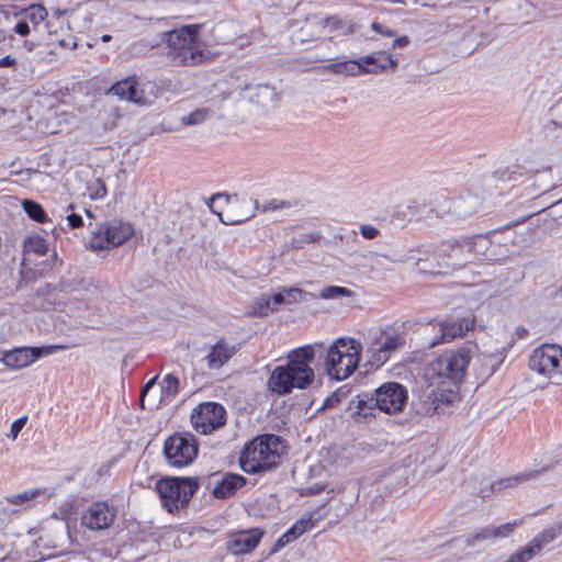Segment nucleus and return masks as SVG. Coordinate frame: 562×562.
<instances>
[{
    "instance_id": "nucleus-1",
    "label": "nucleus",
    "mask_w": 562,
    "mask_h": 562,
    "mask_svg": "<svg viewBox=\"0 0 562 562\" xmlns=\"http://www.w3.org/2000/svg\"><path fill=\"white\" fill-rule=\"evenodd\" d=\"M476 351L474 345H464L446 351L425 368L424 378L428 384L425 409L437 414L458 400V385L463 382L469 364Z\"/></svg>"
},
{
    "instance_id": "nucleus-2",
    "label": "nucleus",
    "mask_w": 562,
    "mask_h": 562,
    "mask_svg": "<svg viewBox=\"0 0 562 562\" xmlns=\"http://www.w3.org/2000/svg\"><path fill=\"white\" fill-rule=\"evenodd\" d=\"M315 359V351L312 345H306L291 350L286 356V364L276 367L268 380L269 389L284 395L294 389L304 390L315 379L312 362Z\"/></svg>"
},
{
    "instance_id": "nucleus-3",
    "label": "nucleus",
    "mask_w": 562,
    "mask_h": 562,
    "mask_svg": "<svg viewBox=\"0 0 562 562\" xmlns=\"http://www.w3.org/2000/svg\"><path fill=\"white\" fill-rule=\"evenodd\" d=\"M200 24H189L164 33L167 56L178 66H193L206 57V45L200 37Z\"/></svg>"
},
{
    "instance_id": "nucleus-4",
    "label": "nucleus",
    "mask_w": 562,
    "mask_h": 562,
    "mask_svg": "<svg viewBox=\"0 0 562 562\" xmlns=\"http://www.w3.org/2000/svg\"><path fill=\"white\" fill-rule=\"evenodd\" d=\"M488 239L483 235L449 239L440 243L437 247L427 245L418 247L417 252H434L435 258L441 259L445 265L453 268H461L473 262L488 248Z\"/></svg>"
},
{
    "instance_id": "nucleus-5",
    "label": "nucleus",
    "mask_w": 562,
    "mask_h": 562,
    "mask_svg": "<svg viewBox=\"0 0 562 562\" xmlns=\"http://www.w3.org/2000/svg\"><path fill=\"white\" fill-rule=\"evenodd\" d=\"M284 441L276 435H261L248 442L239 458L246 473H258L272 469L285 452Z\"/></svg>"
},
{
    "instance_id": "nucleus-6",
    "label": "nucleus",
    "mask_w": 562,
    "mask_h": 562,
    "mask_svg": "<svg viewBox=\"0 0 562 562\" xmlns=\"http://www.w3.org/2000/svg\"><path fill=\"white\" fill-rule=\"evenodd\" d=\"M361 345L353 338H338L327 350L325 369L337 381L349 378L358 368Z\"/></svg>"
},
{
    "instance_id": "nucleus-7",
    "label": "nucleus",
    "mask_w": 562,
    "mask_h": 562,
    "mask_svg": "<svg viewBox=\"0 0 562 562\" xmlns=\"http://www.w3.org/2000/svg\"><path fill=\"white\" fill-rule=\"evenodd\" d=\"M199 488V482L192 477H165L156 483L162 506L175 513L183 508Z\"/></svg>"
},
{
    "instance_id": "nucleus-8",
    "label": "nucleus",
    "mask_w": 562,
    "mask_h": 562,
    "mask_svg": "<svg viewBox=\"0 0 562 562\" xmlns=\"http://www.w3.org/2000/svg\"><path fill=\"white\" fill-rule=\"evenodd\" d=\"M405 342V334L393 326L371 330L367 347L371 363L378 367L384 364Z\"/></svg>"
},
{
    "instance_id": "nucleus-9",
    "label": "nucleus",
    "mask_w": 562,
    "mask_h": 562,
    "mask_svg": "<svg viewBox=\"0 0 562 562\" xmlns=\"http://www.w3.org/2000/svg\"><path fill=\"white\" fill-rule=\"evenodd\" d=\"M198 443L192 434H173L164 445V454L167 463L173 468H184L193 462L198 456Z\"/></svg>"
},
{
    "instance_id": "nucleus-10",
    "label": "nucleus",
    "mask_w": 562,
    "mask_h": 562,
    "mask_svg": "<svg viewBox=\"0 0 562 562\" xmlns=\"http://www.w3.org/2000/svg\"><path fill=\"white\" fill-rule=\"evenodd\" d=\"M133 234L134 229L131 224L112 220L92 232L89 246L93 250L114 248L124 244Z\"/></svg>"
},
{
    "instance_id": "nucleus-11",
    "label": "nucleus",
    "mask_w": 562,
    "mask_h": 562,
    "mask_svg": "<svg viewBox=\"0 0 562 562\" xmlns=\"http://www.w3.org/2000/svg\"><path fill=\"white\" fill-rule=\"evenodd\" d=\"M109 92L117 95L121 100L138 105L151 104L157 98L155 83L139 81L135 76L117 81L110 88Z\"/></svg>"
},
{
    "instance_id": "nucleus-12",
    "label": "nucleus",
    "mask_w": 562,
    "mask_h": 562,
    "mask_svg": "<svg viewBox=\"0 0 562 562\" xmlns=\"http://www.w3.org/2000/svg\"><path fill=\"white\" fill-rule=\"evenodd\" d=\"M530 370L540 375L551 378L562 373V347L544 344L536 348L529 357Z\"/></svg>"
},
{
    "instance_id": "nucleus-13",
    "label": "nucleus",
    "mask_w": 562,
    "mask_h": 562,
    "mask_svg": "<svg viewBox=\"0 0 562 562\" xmlns=\"http://www.w3.org/2000/svg\"><path fill=\"white\" fill-rule=\"evenodd\" d=\"M224 200L227 204V209L224 214L217 213L221 221L226 225H236L246 222L255 215V210L258 207L257 200L251 199H238L237 196L229 198L226 194H215L211 198L210 207L213 209L215 201Z\"/></svg>"
},
{
    "instance_id": "nucleus-14",
    "label": "nucleus",
    "mask_w": 562,
    "mask_h": 562,
    "mask_svg": "<svg viewBox=\"0 0 562 562\" xmlns=\"http://www.w3.org/2000/svg\"><path fill=\"white\" fill-rule=\"evenodd\" d=\"M191 422L198 432L209 435L225 425L226 411L214 402L202 403L193 409Z\"/></svg>"
},
{
    "instance_id": "nucleus-15",
    "label": "nucleus",
    "mask_w": 562,
    "mask_h": 562,
    "mask_svg": "<svg viewBox=\"0 0 562 562\" xmlns=\"http://www.w3.org/2000/svg\"><path fill=\"white\" fill-rule=\"evenodd\" d=\"M372 398L380 411L386 414H394L403 411L408 394L404 385L397 382H386L374 391Z\"/></svg>"
},
{
    "instance_id": "nucleus-16",
    "label": "nucleus",
    "mask_w": 562,
    "mask_h": 562,
    "mask_svg": "<svg viewBox=\"0 0 562 562\" xmlns=\"http://www.w3.org/2000/svg\"><path fill=\"white\" fill-rule=\"evenodd\" d=\"M64 349L63 346L52 345L44 347H21L2 353L3 363L11 369H22L31 366L42 357L53 355Z\"/></svg>"
},
{
    "instance_id": "nucleus-17",
    "label": "nucleus",
    "mask_w": 562,
    "mask_h": 562,
    "mask_svg": "<svg viewBox=\"0 0 562 562\" xmlns=\"http://www.w3.org/2000/svg\"><path fill=\"white\" fill-rule=\"evenodd\" d=\"M116 510L106 502H93L83 512L81 525L89 530L100 531L108 529L114 521Z\"/></svg>"
},
{
    "instance_id": "nucleus-18",
    "label": "nucleus",
    "mask_w": 562,
    "mask_h": 562,
    "mask_svg": "<svg viewBox=\"0 0 562 562\" xmlns=\"http://www.w3.org/2000/svg\"><path fill=\"white\" fill-rule=\"evenodd\" d=\"M558 537L555 528H546L533 537L526 546L517 549L506 562H529L535 555L539 554L542 549L551 543Z\"/></svg>"
},
{
    "instance_id": "nucleus-19",
    "label": "nucleus",
    "mask_w": 562,
    "mask_h": 562,
    "mask_svg": "<svg viewBox=\"0 0 562 562\" xmlns=\"http://www.w3.org/2000/svg\"><path fill=\"white\" fill-rule=\"evenodd\" d=\"M263 531L259 528H251L233 532L226 540V549L235 555L246 554L259 544Z\"/></svg>"
},
{
    "instance_id": "nucleus-20",
    "label": "nucleus",
    "mask_w": 562,
    "mask_h": 562,
    "mask_svg": "<svg viewBox=\"0 0 562 562\" xmlns=\"http://www.w3.org/2000/svg\"><path fill=\"white\" fill-rule=\"evenodd\" d=\"M474 326V318L465 316L453 321H446L439 323L440 337L434 340L430 346L435 347L442 342H448L457 337L463 336Z\"/></svg>"
},
{
    "instance_id": "nucleus-21",
    "label": "nucleus",
    "mask_w": 562,
    "mask_h": 562,
    "mask_svg": "<svg viewBox=\"0 0 562 562\" xmlns=\"http://www.w3.org/2000/svg\"><path fill=\"white\" fill-rule=\"evenodd\" d=\"M357 61L360 68V75L380 74L397 65V60L386 52H375L358 58Z\"/></svg>"
},
{
    "instance_id": "nucleus-22",
    "label": "nucleus",
    "mask_w": 562,
    "mask_h": 562,
    "mask_svg": "<svg viewBox=\"0 0 562 562\" xmlns=\"http://www.w3.org/2000/svg\"><path fill=\"white\" fill-rule=\"evenodd\" d=\"M244 98L265 108L274 106L279 101L278 92L268 85L246 87Z\"/></svg>"
},
{
    "instance_id": "nucleus-23",
    "label": "nucleus",
    "mask_w": 562,
    "mask_h": 562,
    "mask_svg": "<svg viewBox=\"0 0 562 562\" xmlns=\"http://www.w3.org/2000/svg\"><path fill=\"white\" fill-rule=\"evenodd\" d=\"M313 521L312 517H303L299 520H296L274 543L272 549L270 550V553H276L286 544L293 542L295 539L301 537L303 533H305L307 530L312 529Z\"/></svg>"
},
{
    "instance_id": "nucleus-24",
    "label": "nucleus",
    "mask_w": 562,
    "mask_h": 562,
    "mask_svg": "<svg viewBox=\"0 0 562 562\" xmlns=\"http://www.w3.org/2000/svg\"><path fill=\"white\" fill-rule=\"evenodd\" d=\"M236 352V348L227 344L224 339L213 345L206 355L207 367L210 369L222 368Z\"/></svg>"
},
{
    "instance_id": "nucleus-25",
    "label": "nucleus",
    "mask_w": 562,
    "mask_h": 562,
    "mask_svg": "<svg viewBox=\"0 0 562 562\" xmlns=\"http://www.w3.org/2000/svg\"><path fill=\"white\" fill-rule=\"evenodd\" d=\"M246 480L239 474L228 473L225 474L221 481L217 482L213 490V495L216 498H226L233 495L238 488L244 486Z\"/></svg>"
},
{
    "instance_id": "nucleus-26",
    "label": "nucleus",
    "mask_w": 562,
    "mask_h": 562,
    "mask_svg": "<svg viewBox=\"0 0 562 562\" xmlns=\"http://www.w3.org/2000/svg\"><path fill=\"white\" fill-rule=\"evenodd\" d=\"M449 207L445 210L446 213H450L459 218L467 217L473 214L477 207V200L475 196H458L449 203Z\"/></svg>"
},
{
    "instance_id": "nucleus-27",
    "label": "nucleus",
    "mask_w": 562,
    "mask_h": 562,
    "mask_svg": "<svg viewBox=\"0 0 562 562\" xmlns=\"http://www.w3.org/2000/svg\"><path fill=\"white\" fill-rule=\"evenodd\" d=\"M22 19L31 23L33 27H37L43 21L46 20L48 13L42 4H31L22 13Z\"/></svg>"
},
{
    "instance_id": "nucleus-28",
    "label": "nucleus",
    "mask_w": 562,
    "mask_h": 562,
    "mask_svg": "<svg viewBox=\"0 0 562 562\" xmlns=\"http://www.w3.org/2000/svg\"><path fill=\"white\" fill-rule=\"evenodd\" d=\"M325 69L329 72L347 75V76H360V68L356 60H346L331 63L325 67Z\"/></svg>"
},
{
    "instance_id": "nucleus-29",
    "label": "nucleus",
    "mask_w": 562,
    "mask_h": 562,
    "mask_svg": "<svg viewBox=\"0 0 562 562\" xmlns=\"http://www.w3.org/2000/svg\"><path fill=\"white\" fill-rule=\"evenodd\" d=\"M537 474V472H524V473H520V474H517V475H514V476H509V477H506V479H502L499 481H496L492 484V488L493 490H502V488H507V487H512V486H515V485H518L522 482H526L528 480H531L532 477H535Z\"/></svg>"
},
{
    "instance_id": "nucleus-30",
    "label": "nucleus",
    "mask_w": 562,
    "mask_h": 562,
    "mask_svg": "<svg viewBox=\"0 0 562 562\" xmlns=\"http://www.w3.org/2000/svg\"><path fill=\"white\" fill-rule=\"evenodd\" d=\"M355 293L345 286L329 285L325 286L319 292V297L323 300H335L338 297H352Z\"/></svg>"
},
{
    "instance_id": "nucleus-31",
    "label": "nucleus",
    "mask_w": 562,
    "mask_h": 562,
    "mask_svg": "<svg viewBox=\"0 0 562 562\" xmlns=\"http://www.w3.org/2000/svg\"><path fill=\"white\" fill-rule=\"evenodd\" d=\"M24 251L26 254L44 255L47 251L46 240L38 235L30 236L24 241Z\"/></svg>"
},
{
    "instance_id": "nucleus-32",
    "label": "nucleus",
    "mask_w": 562,
    "mask_h": 562,
    "mask_svg": "<svg viewBox=\"0 0 562 562\" xmlns=\"http://www.w3.org/2000/svg\"><path fill=\"white\" fill-rule=\"evenodd\" d=\"M271 312H273V306L270 296L261 295L254 302L248 314L251 316H267Z\"/></svg>"
},
{
    "instance_id": "nucleus-33",
    "label": "nucleus",
    "mask_w": 562,
    "mask_h": 562,
    "mask_svg": "<svg viewBox=\"0 0 562 562\" xmlns=\"http://www.w3.org/2000/svg\"><path fill=\"white\" fill-rule=\"evenodd\" d=\"M179 391V380L172 374H167L161 382V397L164 400L173 398Z\"/></svg>"
},
{
    "instance_id": "nucleus-34",
    "label": "nucleus",
    "mask_w": 562,
    "mask_h": 562,
    "mask_svg": "<svg viewBox=\"0 0 562 562\" xmlns=\"http://www.w3.org/2000/svg\"><path fill=\"white\" fill-rule=\"evenodd\" d=\"M23 209L32 220L38 223H44L46 221V213L38 203L31 200H25L23 202Z\"/></svg>"
},
{
    "instance_id": "nucleus-35",
    "label": "nucleus",
    "mask_w": 562,
    "mask_h": 562,
    "mask_svg": "<svg viewBox=\"0 0 562 562\" xmlns=\"http://www.w3.org/2000/svg\"><path fill=\"white\" fill-rule=\"evenodd\" d=\"M211 117V111L209 109H198L181 117V122L184 125H199Z\"/></svg>"
},
{
    "instance_id": "nucleus-36",
    "label": "nucleus",
    "mask_w": 562,
    "mask_h": 562,
    "mask_svg": "<svg viewBox=\"0 0 562 562\" xmlns=\"http://www.w3.org/2000/svg\"><path fill=\"white\" fill-rule=\"evenodd\" d=\"M40 494H41L40 488H31V490H26L22 493L15 494V495L7 496L5 499H7V502H9L13 505L23 506L24 504L29 503L30 501H32Z\"/></svg>"
},
{
    "instance_id": "nucleus-37",
    "label": "nucleus",
    "mask_w": 562,
    "mask_h": 562,
    "mask_svg": "<svg viewBox=\"0 0 562 562\" xmlns=\"http://www.w3.org/2000/svg\"><path fill=\"white\" fill-rule=\"evenodd\" d=\"M522 524V520L516 519L512 522H506L497 527H493L494 540L508 538L517 527Z\"/></svg>"
},
{
    "instance_id": "nucleus-38",
    "label": "nucleus",
    "mask_w": 562,
    "mask_h": 562,
    "mask_svg": "<svg viewBox=\"0 0 562 562\" xmlns=\"http://www.w3.org/2000/svg\"><path fill=\"white\" fill-rule=\"evenodd\" d=\"M285 304H293L302 300L304 292L299 288L283 289Z\"/></svg>"
},
{
    "instance_id": "nucleus-39",
    "label": "nucleus",
    "mask_w": 562,
    "mask_h": 562,
    "mask_svg": "<svg viewBox=\"0 0 562 562\" xmlns=\"http://www.w3.org/2000/svg\"><path fill=\"white\" fill-rule=\"evenodd\" d=\"M515 175H521L520 168L517 166H513L512 168H506L505 170L498 169L496 171V176L498 179L503 181H509L515 179Z\"/></svg>"
},
{
    "instance_id": "nucleus-40",
    "label": "nucleus",
    "mask_w": 562,
    "mask_h": 562,
    "mask_svg": "<svg viewBox=\"0 0 562 562\" xmlns=\"http://www.w3.org/2000/svg\"><path fill=\"white\" fill-rule=\"evenodd\" d=\"M27 422V416H22L11 424L10 434L8 435L12 440H15Z\"/></svg>"
},
{
    "instance_id": "nucleus-41",
    "label": "nucleus",
    "mask_w": 562,
    "mask_h": 562,
    "mask_svg": "<svg viewBox=\"0 0 562 562\" xmlns=\"http://www.w3.org/2000/svg\"><path fill=\"white\" fill-rule=\"evenodd\" d=\"M492 531H493L492 526L482 528L479 531L474 532L472 538H469V541L472 542L473 540L482 541V540H488V539L494 540V533Z\"/></svg>"
},
{
    "instance_id": "nucleus-42",
    "label": "nucleus",
    "mask_w": 562,
    "mask_h": 562,
    "mask_svg": "<svg viewBox=\"0 0 562 562\" xmlns=\"http://www.w3.org/2000/svg\"><path fill=\"white\" fill-rule=\"evenodd\" d=\"M290 205H291V203L288 201L273 199L263 205L262 211L263 212L277 211V210L290 207Z\"/></svg>"
},
{
    "instance_id": "nucleus-43",
    "label": "nucleus",
    "mask_w": 562,
    "mask_h": 562,
    "mask_svg": "<svg viewBox=\"0 0 562 562\" xmlns=\"http://www.w3.org/2000/svg\"><path fill=\"white\" fill-rule=\"evenodd\" d=\"M360 233L366 239H374L379 235V229L370 224H363L360 226Z\"/></svg>"
},
{
    "instance_id": "nucleus-44",
    "label": "nucleus",
    "mask_w": 562,
    "mask_h": 562,
    "mask_svg": "<svg viewBox=\"0 0 562 562\" xmlns=\"http://www.w3.org/2000/svg\"><path fill=\"white\" fill-rule=\"evenodd\" d=\"M371 29H372L374 32H376V33H379V34H381V35H383V36H386V37H393V36H395V32H394L391 27L385 26V25H383V24H381V23H378V22H373V23L371 24Z\"/></svg>"
},
{
    "instance_id": "nucleus-45",
    "label": "nucleus",
    "mask_w": 562,
    "mask_h": 562,
    "mask_svg": "<svg viewBox=\"0 0 562 562\" xmlns=\"http://www.w3.org/2000/svg\"><path fill=\"white\" fill-rule=\"evenodd\" d=\"M552 120L555 125L562 127V101L552 108Z\"/></svg>"
},
{
    "instance_id": "nucleus-46",
    "label": "nucleus",
    "mask_w": 562,
    "mask_h": 562,
    "mask_svg": "<svg viewBox=\"0 0 562 562\" xmlns=\"http://www.w3.org/2000/svg\"><path fill=\"white\" fill-rule=\"evenodd\" d=\"M14 32L20 36H26L30 33V25L26 20L21 19L14 26Z\"/></svg>"
},
{
    "instance_id": "nucleus-47",
    "label": "nucleus",
    "mask_w": 562,
    "mask_h": 562,
    "mask_svg": "<svg viewBox=\"0 0 562 562\" xmlns=\"http://www.w3.org/2000/svg\"><path fill=\"white\" fill-rule=\"evenodd\" d=\"M68 225L72 228L80 227L82 225V217L76 213H71L66 216Z\"/></svg>"
},
{
    "instance_id": "nucleus-48",
    "label": "nucleus",
    "mask_w": 562,
    "mask_h": 562,
    "mask_svg": "<svg viewBox=\"0 0 562 562\" xmlns=\"http://www.w3.org/2000/svg\"><path fill=\"white\" fill-rule=\"evenodd\" d=\"M270 299L271 304L273 306V311H276L278 306L285 304L283 292L274 293L270 296Z\"/></svg>"
},
{
    "instance_id": "nucleus-49",
    "label": "nucleus",
    "mask_w": 562,
    "mask_h": 562,
    "mask_svg": "<svg viewBox=\"0 0 562 562\" xmlns=\"http://www.w3.org/2000/svg\"><path fill=\"white\" fill-rule=\"evenodd\" d=\"M408 44H409V38L406 35H403V36L396 37L393 41L392 47L393 48H403V47H406Z\"/></svg>"
},
{
    "instance_id": "nucleus-50",
    "label": "nucleus",
    "mask_w": 562,
    "mask_h": 562,
    "mask_svg": "<svg viewBox=\"0 0 562 562\" xmlns=\"http://www.w3.org/2000/svg\"><path fill=\"white\" fill-rule=\"evenodd\" d=\"M384 258H386L387 260L392 261V262H406L408 261L409 259H417V261H420L423 260L424 258L422 257H418V258H415V256H401L398 258H391L389 256H384Z\"/></svg>"
},
{
    "instance_id": "nucleus-51",
    "label": "nucleus",
    "mask_w": 562,
    "mask_h": 562,
    "mask_svg": "<svg viewBox=\"0 0 562 562\" xmlns=\"http://www.w3.org/2000/svg\"><path fill=\"white\" fill-rule=\"evenodd\" d=\"M158 376H154L144 385L142 390V401H144V397L147 394V392L155 385Z\"/></svg>"
},
{
    "instance_id": "nucleus-52",
    "label": "nucleus",
    "mask_w": 562,
    "mask_h": 562,
    "mask_svg": "<svg viewBox=\"0 0 562 562\" xmlns=\"http://www.w3.org/2000/svg\"><path fill=\"white\" fill-rule=\"evenodd\" d=\"M15 64V59L11 56H5L0 59V67H11Z\"/></svg>"
},
{
    "instance_id": "nucleus-53",
    "label": "nucleus",
    "mask_w": 562,
    "mask_h": 562,
    "mask_svg": "<svg viewBox=\"0 0 562 562\" xmlns=\"http://www.w3.org/2000/svg\"><path fill=\"white\" fill-rule=\"evenodd\" d=\"M319 237L321 236L316 233H310V234L303 235L302 240L306 241V243H315L316 240L319 239Z\"/></svg>"
},
{
    "instance_id": "nucleus-54",
    "label": "nucleus",
    "mask_w": 562,
    "mask_h": 562,
    "mask_svg": "<svg viewBox=\"0 0 562 562\" xmlns=\"http://www.w3.org/2000/svg\"><path fill=\"white\" fill-rule=\"evenodd\" d=\"M106 194V189L103 184H100L99 186V189L97 190V192L92 195L93 198H103L105 196Z\"/></svg>"
},
{
    "instance_id": "nucleus-55",
    "label": "nucleus",
    "mask_w": 562,
    "mask_h": 562,
    "mask_svg": "<svg viewBox=\"0 0 562 562\" xmlns=\"http://www.w3.org/2000/svg\"><path fill=\"white\" fill-rule=\"evenodd\" d=\"M339 24V21L337 18H328L326 20V25H333V26H337Z\"/></svg>"
},
{
    "instance_id": "nucleus-56",
    "label": "nucleus",
    "mask_w": 562,
    "mask_h": 562,
    "mask_svg": "<svg viewBox=\"0 0 562 562\" xmlns=\"http://www.w3.org/2000/svg\"><path fill=\"white\" fill-rule=\"evenodd\" d=\"M111 40V36L110 35H103L102 36V41L103 42H109Z\"/></svg>"
},
{
    "instance_id": "nucleus-57",
    "label": "nucleus",
    "mask_w": 562,
    "mask_h": 562,
    "mask_svg": "<svg viewBox=\"0 0 562 562\" xmlns=\"http://www.w3.org/2000/svg\"><path fill=\"white\" fill-rule=\"evenodd\" d=\"M86 214H87V216H88V217H90V218H92V217H93V215H92V213H91V211H90V210H86Z\"/></svg>"
},
{
    "instance_id": "nucleus-58",
    "label": "nucleus",
    "mask_w": 562,
    "mask_h": 562,
    "mask_svg": "<svg viewBox=\"0 0 562 562\" xmlns=\"http://www.w3.org/2000/svg\"><path fill=\"white\" fill-rule=\"evenodd\" d=\"M561 291H562V288H561Z\"/></svg>"
}]
</instances>
